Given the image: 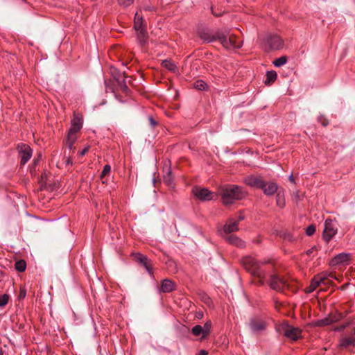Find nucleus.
<instances>
[{"label":"nucleus","mask_w":355,"mask_h":355,"mask_svg":"<svg viewBox=\"0 0 355 355\" xmlns=\"http://www.w3.org/2000/svg\"><path fill=\"white\" fill-rule=\"evenodd\" d=\"M287 62V58L286 56H282L279 58H277L273 61V64L277 67H279L285 64Z\"/></svg>","instance_id":"nucleus-31"},{"label":"nucleus","mask_w":355,"mask_h":355,"mask_svg":"<svg viewBox=\"0 0 355 355\" xmlns=\"http://www.w3.org/2000/svg\"><path fill=\"white\" fill-rule=\"evenodd\" d=\"M134 28L135 31L146 28V26L143 24V17L139 15L138 11L135 13V16Z\"/></svg>","instance_id":"nucleus-20"},{"label":"nucleus","mask_w":355,"mask_h":355,"mask_svg":"<svg viewBox=\"0 0 355 355\" xmlns=\"http://www.w3.org/2000/svg\"><path fill=\"white\" fill-rule=\"evenodd\" d=\"M243 219L244 216L242 214H239L236 218H230L223 226V232L229 234L237 231L239 223Z\"/></svg>","instance_id":"nucleus-7"},{"label":"nucleus","mask_w":355,"mask_h":355,"mask_svg":"<svg viewBox=\"0 0 355 355\" xmlns=\"http://www.w3.org/2000/svg\"><path fill=\"white\" fill-rule=\"evenodd\" d=\"M244 268L252 276L259 279L261 284H263L269 276L268 272L273 268L272 265H267L269 261H259L255 258L248 256L242 259ZM270 286L277 291H284L289 288V284L286 279L276 274L270 275Z\"/></svg>","instance_id":"nucleus-1"},{"label":"nucleus","mask_w":355,"mask_h":355,"mask_svg":"<svg viewBox=\"0 0 355 355\" xmlns=\"http://www.w3.org/2000/svg\"><path fill=\"white\" fill-rule=\"evenodd\" d=\"M249 326L252 331L259 333L265 329L266 323L262 320L253 318L250 320Z\"/></svg>","instance_id":"nucleus-14"},{"label":"nucleus","mask_w":355,"mask_h":355,"mask_svg":"<svg viewBox=\"0 0 355 355\" xmlns=\"http://www.w3.org/2000/svg\"><path fill=\"white\" fill-rule=\"evenodd\" d=\"M176 289V284L175 283L169 279H164L160 286L159 291L160 292L166 293H171Z\"/></svg>","instance_id":"nucleus-16"},{"label":"nucleus","mask_w":355,"mask_h":355,"mask_svg":"<svg viewBox=\"0 0 355 355\" xmlns=\"http://www.w3.org/2000/svg\"><path fill=\"white\" fill-rule=\"evenodd\" d=\"M162 65L168 70L173 72H175L177 70V67L175 64V63L168 60H163L162 62Z\"/></svg>","instance_id":"nucleus-27"},{"label":"nucleus","mask_w":355,"mask_h":355,"mask_svg":"<svg viewBox=\"0 0 355 355\" xmlns=\"http://www.w3.org/2000/svg\"><path fill=\"white\" fill-rule=\"evenodd\" d=\"M191 333L195 336H201V338H205L207 336L204 334V330L202 326L201 325H195L191 329Z\"/></svg>","instance_id":"nucleus-24"},{"label":"nucleus","mask_w":355,"mask_h":355,"mask_svg":"<svg viewBox=\"0 0 355 355\" xmlns=\"http://www.w3.org/2000/svg\"><path fill=\"white\" fill-rule=\"evenodd\" d=\"M89 150V146H85L82 150L78 152V155L80 157L84 156Z\"/></svg>","instance_id":"nucleus-42"},{"label":"nucleus","mask_w":355,"mask_h":355,"mask_svg":"<svg viewBox=\"0 0 355 355\" xmlns=\"http://www.w3.org/2000/svg\"><path fill=\"white\" fill-rule=\"evenodd\" d=\"M247 192L240 186L227 184L220 189L222 202L225 205L233 204L236 200L244 198Z\"/></svg>","instance_id":"nucleus-2"},{"label":"nucleus","mask_w":355,"mask_h":355,"mask_svg":"<svg viewBox=\"0 0 355 355\" xmlns=\"http://www.w3.org/2000/svg\"><path fill=\"white\" fill-rule=\"evenodd\" d=\"M211 10L214 15L215 16H220L223 14L224 12L221 8H216V6H211Z\"/></svg>","instance_id":"nucleus-37"},{"label":"nucleus","mask_w":355,"mask_h":355,"mask_svg":"<svg viewBox=\"0 0 355 355\" xmlns=\"http://www.w3.org/2000/svg\"><path fill=\"white\" fill-rule=\"evenodd\" d=\"M134 256L136 261L140 264H141L145 268L148 274L153 277V269L151 265V262L148 259V257L146 255H144L141 253H136L134 254Z\"/></svg>","instance_id":"nucleus-10"},{"label":"nucleus","mask_w":355,"mask_h":355,"mask_svg":"<svg viewBox=\"0 0 355 355\" xmlns=\"http://www.w3.org/2000/svg\"><path fill=\"white\" fill-rule=\"evenodd\" d=\"M226 241L232 245L243 248L245 246V243L235 235H228L225 237Z\"/></svg>","instance_id":"nucleus-17"},{"label":"nucleus","mask_w":355,"mask_h":355,"mask_svg":"<svg viewBox=\"0 0 355 355\" xmlns=\"http://www.w3.org/2000/svg\"><path fill=\"white\" fill-rule=\"evenodd\" d=\"M206 87V83L202 80H198L194 83V87L198 90H204Z\"/></svg>","instance_id":"nucleus-34"},{"label":"nucleus","mask_w":355,"mask_h":355,"mask_svg":"<svg viewBox=\"0 0 355 355\" xmlns=\"http://www.w3.org/2000/svg\"><path fill=\"white\" fill-rule=\"evenodd\" d=\"M17 149L21 158V164L24 165L31 159L32 156V150L28 145L25 144H19Z\"/></svg>","instance_id":"nucleus-8"},{"label":"nucleus","mask_w":355,"mask_h":355,"mask_svg":"<svg viewBox=\"0 0 355 355\" xmlns=\"http://www.w3.org/2000/svg\"><path fill=\"white\" fill-rule=\"evenodd\" d=\"M26 263L24 260H20L15 263V269L18 272H24L26 270Z\"/></svg>","instance_id":"nucleus-32"},{"label":"nucleus","mask_w":355,"mask_h":355,"mask_svg":"<svg viewBox=\"0 0 355 355\" xmlns=\"http://www.w3.org/2000/svg\"><path fill=\"white\" fill-rule=\"evenodd\" d=\"M197 355H208V353L207 351L202 349L199 352V353Z\"/></svg>","instance_id":"nucleus-45"},{"label":"nucleus","mask_w":355,"mask_h":355,"mask_svg":"<svg viewBox=\"0 0 355 355\" xmlns=\"http://www.w3.org/2000/svg\"><path fill=\"white\" fill-rule=\"evenodd\" d=\"M77 140V136L75 134L68 132L65 140V145L69 150L74 148L73 145Z\"/></svg>","instance_id":"nucleus-21"},{"label":"nucleus","mask_w":355,"mask_h":355,"mask_svg":"<svg viewBox=\"0 0 355 355\" xmlns=\"http://www.w3.org/2000/svg\"><path fill=\"white\" fill-rule=\"evenodd\" d=\"M321 279L318 277H313L311 282L310 286L306 288V293H311L315 290V288L320 286V281Z\"/></svg>","instance_id":"nucleus-26"},{"label":"nucleus","mask_w":355,"mask_h":355,"mask_svg":"<svg viewBox=\"0 0 355 355\" xmlns=\"http://www.w3.org/2000/svg\"><path fill=\"white\" fill-rule=\"evenodd\" d=\"M148 120H149V122H150V125L153 127H155L157 125V122L155 121V119L152 116H150L148 118Z\"/></svg>","instance_id":"nucleus-44"},{"label":"nucleus","mask_w":355,"mask_h":355,"mask_svg":"<svg viewBox=\"0 0 355 355\" xmlns=\"http://www.w3.org/2000/svg\"><path fill=\"white\" fill-rule=\"evenodd\" d=\"M315 232V227L313 225L308 226L306 229V234L308 236H312Z\"/></svg>","instance_id":"nucleus-38"},{"label":"nucleus","mask_w":355,"mask_h":355,"mask_svg":"<svg viewBox=\"0 0 355 355\" xmlns=\"http://www.w3.org/2000/svg\"><path fill=\"white\" fill-rule=\"evenodd\" d=\"M119 85H120L121 90L123 92L127 93L128 92V87L126 85V83H125V80H123L122 83H120Z\"/></svg>","instance_id":"nucleus-40"},{"label":"nucleus","mask_w":355,"mask_h":355,"mask_svg":"<svg viewBox=\"0 0 355 355\" xmlns=\"http://www.w3.org/2000/svg\"><path fill=\"white\" fill-rule=\"evenodd\" d=\"M136 33H137V39L139 44L141 46H144V45H146L147 44L148 40V35L146 29L145 28L143 30L137 31H136Z\"/></svg>","instance_id":"nucleus-18"},{"label":"nucleus","mask_w":355,"mask_h":355,"mask_svg":"<svg viewBox=\"0 0 355 355\" xmlns=\"http://www.w3.org/2000/svg\"><path fill=\"white\" fill-rule=\"evenodd\" d=\"M350 262V254L348 253H340L335 256L331 261V265H347Z\"/></svg>","instance_id":"nucleus-13"},{"label":"nucleus","mask_w":355,"mask_h":355,"mask_svg":"<svg viewBox=\"0 0 355 355\" xmlns=\"http://www.w3.org/2000/svg\"><path fill=\"white\" fill-rule=\"evenodd\" d=\"M263 46L266 51L279 50L284 46V41L278 35L268 34L263 39Z\"/></svg>","instance_id":"nucleus-5"},{"label":"nucleus","mask_w":355,"mask_h":355,"mask_svg":"<svg viewBox=\"0 0 355 355\" xmlns=\"http://www.w3.org/2000/svg\"><path fill=\"white\" fill-rule=\"evenodd\" d=\"M66 162H67V164H72V162H71V159L69 157L67 158Z\"/></svg>","instance_id":"nucleus-47"},{"label":"nucleus","mask_w":355,"mask_h":355,"mask_svg":"<svg viewBox=\"0 0 355 355\" xmlns=\"http://www.w3.org/2000/svg\"><path fill=\"white\" fill-rule=\"evenodd\" d=\"M288 180H289V181H290L291 182H292V183H295V180H294V178H293V175H291L289 176Z\"/></svg>","instance_id":"nucleus-46"},{"label":"nucleus","mask_w":355,"mask_h":355,"mask_svg":"<svg viewBox=\"0 0 355 355\" xmlns=\"http://www.w3.org/2000/svg\"><path fill=\"white\" fill-rule=\"evenodd\" d=\"M337 223L335 220L327 219L324 222V227L322 234L323 239L329 243L332 238L337 234Z\"/></svg>","instance_id":"nucleus-6"},{"label":"nucleus","mask_w":355,"mask_h":355,"mask_svg":"<svg viewBox=\"0 0 355 355\" xmlns=\"http://www.w3.org/2000/svg\"><path fill=\"white\" fill-rule=\"evenodd\" d=\"M315 277H318L319 279H321L320 281V284H326L325 281L327 280L329 277L335 278L334 275L328 274L327 272L318 274L315 275Z\"/></svg>","instance_id":"nucleus-29"},{"label":"nucleus","mask_w":355,"mask_h":355,"mask_svg":"<svg viewBox=\"0 0 355 355\" xmlns=\"http://www.w3.org/2000/svg\"><path fill=\"white\" fill-rule=\"evenodd\" d=\"M83 119L81 115L74 114L71 121V127L68 132L76 135L83 127Z\"/></svg>","instance_id":"nucleus-12"},{"label":"nucleus","mask_w":355,"mask_h":355,"mask_svg":"<svg viewBox=\"0 0 355 355\" xmlns=\"http://www.w3.org/2000/svg\"><path fill=\"white\" fill-rule=\"evenodd\" d=\"M9 296L7 294L0 295V307L4 306L8 302Z\"/></svg>","instance_id":"nucleus-35"},{"label":"nucleus","mask_w":355,"mask_h":355,"mask_svg":"<svg viewBox=\"0 0 355 355\" xmlns=\"http://www.w3.org/2000/svg\"><path fill=\"white\" fill-rule=\"evenodd\" d=\"M111 172V166L109 164H106L104 166L103 169L101 172V174L100 175V178L102 180V182L105 183V181L103 180L104 177L106 175H109Z\"/></svg>","instance_id":"nucleus-30"},{"label":"nucleus","mask_w":355,"mask_h":355,"mask_svg":"<svg viewBox=\"0 0 355 355\" xmlns=\"http://www.w3.org/2000/svg\"><path fill=\"white\" fill-rule=\"evenodd\" d=\"M243 182L251 187L261 189L263 186L264 180L261 176L249 175L244 178Z\"/></svg>","instance_id":"nucleus-11"},{"label":"nucleus","mask_w":355,"mask_h":355,"mask_svg":"<svg viewBox=\"0 0 355 355\" xmlns=\"http://www.w3.org/2000/svg\"><path fill=\"white\" fill-rule=\"evenodd\" d=\"M261 189L263 191L265 195L272 196L277 192L278 186L275 182H268L264 180L263 186L261 188Z\"/></svg>","instance_id":"nucleus-15"},{"label":"nucleus","mask_w":355,"mask_h":355,"mask_svg":"<svg viewBox=\"0 0 355 355\" xmlns=\"http://www.w3.org/2000/svg\"><path fill=\"white\" fill-rule=\"evenodd\" d=\"M192 191L194 196L202 201L211 200L213 198V193L207 189L195 187Z\"/></svg>","instance_id":"nucleus-9"},{"label":"nucleus","mask_w":355,"mask_h":355,"mask_svg":"<svg viewBox=\"0 0 355 355\" xmlns=\"http://www.w3.org/2000/svg\"><path fill=\"white\" fill-rule=\"evenodd\" d=\"M327 122H325V121H323V122H322V125H323L324 126L327 125Z\"/></svg>","instance_id":"nucleus-49"},{"label":"nucleus","mask_w":355,"mask_h":355,"mask_svg":"<svg viewBox=\"0 0 355 355\" xmlns=\"http://www.w3.org/2000/svg\"><path fill=\"white\" fill-rule=\"evenodd\" d=\"M355 344V338L353 337H345L340 341V345L343 347H347Z\"/></svg>","instance_id":"nucleus-25"},{"label":"nucleus","mask_w":355,"mask_h":355,"mask_svg":"<svg viewBox=\"0 0 355 355\" xmlns=\"http://www.w3.org/2000/svg\"><path fill=\"white\" fill-rule=\"evenodd\" d=\"M26 295V291L24 288H21L19 294V299H24Z\"/></svg>","instance_id":"nucleus-41"},{"label":"nucleus","mask_w":355,"mask_h":355,"mask_svg":"<svg viewBox=\"0 0 355 355\" xmlns=\"http://www.w3.org/2000/svg\"><path fill=\"white\" fill-rule=\"evenodd\" d=\"M125 2L126 1H123V3H125ZM123 6L127 7L130 5V3H127V4L123 3Z\"/></svg>","instance_id":"nucleus-48"},{"label":"nucleus","mask_w":355,"mask_h":355,"mask_svg":"<svg viewBox=\"0 0 355 355\" xmlns=\"http://www.w3.org/2000/svg\"><path fill=\"white\" fill-rule=\"evenodd\" d=\"M211 321H207L204 324V326L202 327V328H203V330H204V334L205 335L208 336L209 334L210 330H211Z\"/></svg>","instance_id":"nucleus-36"},{"label":"nucleus","mask_w":355,"mask_h":355,"mask_svg":"<svg viewBox=\"0 0 355 355\" xmlns=\"http://www.w3.org/2000/svg\"><path fill=\"white\" fill-rule=\"evenodd\" d=\"M276 203H277V205L280 208L284 207V206L286 205L285 199H284V196L280 194V193H278L277 194Z\"/></svg>","instance_id":"nucleus-33"},{"label":"nucleus","mask_w":355,"mask_h":355,"mask_svg":"<svg viewBox=\"0 0 355 355\" xmlns=\"http://www.w3.org/2000/svg\"><path fill=\"white\" fill-rule=\"evenodd\" d=\"M156 10H157V7L155 6H153L150 3V1H147L145 4H144L141 8H140V12H141L142 10L144 11H146V12H156Z\"/></svg>","instance_id":"nucleus-28"},{"label":"nucleus","mask_w":355,"mask_h":355,"mask_svg":"<svg viewBox=\"0 0 355 355\" xmlns=\"http://www.w3.org/2000/svg\"><path fill=\"white\" fill-rule=\"evenodd\" d=\"M217 40L227 50L239 49L242 46L241 40L237 39L234 35H230L227 29L216 31Z\"/></svg>","instance_id":"nucleus-3"},{"label":"nucleus","mask_w":355,"mask_h":355,"mask_svg":"<svg viewBox=\"0 0 355 355\" xmlns=\"http://www.w3.org/2000/svg\"><path fill=\"white\" fill-rule=\"evenodd\" d=\"M277 78V74L276 71H267L266 78L264 81V83L266 85H270L275 81Z\"/></svg>","instance_id":"nucleus-22"},{"label":"nucleus","mask_w":355,"mask_h":355,"mask_svg":"<svg viewBox=\"0 0 355 355\" xmlns=\"http://www.w3.org/2000/svg\"><path fill=\"white\" fill-rule=\"evenodd\" d=\"M316 251V248L315 246L312 247L311 248L307 250L306 251V254L308 255V256H311V255H313V253Z\"/></svg>","instance_id":"nucleus-43"},{"label":"nucleus","mask_w":355,"mask_h":355,"mask_svg":"<svg viewBox=\"0 0 355 355\" xmlns=\"http://www.w3.org/2000/svg\"><path fill=\"white\" fill-rule=\"evenodd\" d=\"M330 324V320L327 318L320 320L318 322V324L320 326H326Z\"/></svg>","instance_id":"nucleus-39"},{"label":"nucleus","mask_w":355,"mask_h":355,"mask_svg":"<svg viewBox=\"0 0 355 355\" xmlns=\"http://www.w3.org/2000/svg\"><path fill=\"white\" fill-rule=\"evenodd\" d=\"M354 334H355V329H354Z\"/></svg>","instance_id":"nucleus-50"},{"label":"nucleus","mask_w":355,"mask_h":355,"mask_svg":"<svg viewBox=\"0 0 355 355\" xmlns=\"http://www.w3.org/2000/svg\"><path fill=\"white\" fill-rule=\"evenodd\" d=\"M163 181L168 187L171 188L174 187L173 178L170 168L168 169L166 175H164Z\"/></svg>","instance_id":"nucleus-23"},{"label":"nucleus","mask_w":355,"mask_h":355,"mask_svg":"<svg viewBox=\"0 0 355 355\" xmlns=\"http://www.w3.org/2000/svg\"><path fill=\"white\" fill-rule=\"evenodd\" d=\"M276 330L278 333L293 340H297L301 338L302 335V330L300 328L293 327L287 322L277 325Z\"/></svg>","instance_id":"nucleus-4"},{"label":"nucleus","mask_w":355,"mask_h":355,"mask_svg":"<svg viewBox=\"0 0 355 355\" xmlns=\"http://www.w3.org/2000/svg\"><path fill=\"white\" fill-rule=\"evenodd\" d=\"M200 37L206 42H212L217 40L216 32L212 33L209 31H202L199 33Z\"/></svg>","instance_id":"nucleus-19"}]
</instances>
